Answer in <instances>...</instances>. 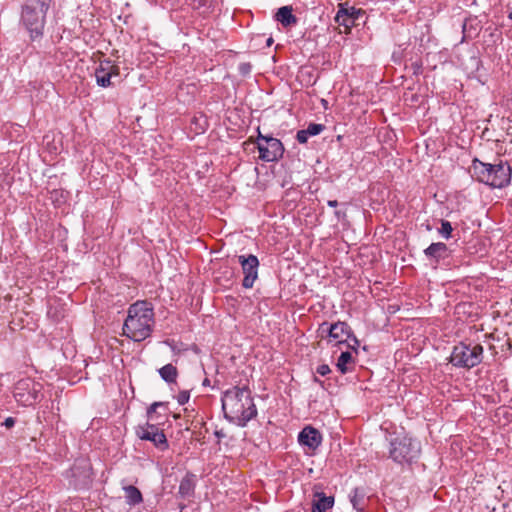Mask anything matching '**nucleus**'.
I'll return each mask as SVG.
<instances>
[{
  "mask_svg": "<svg viewBox=\"0 0 512 512\" xmlns=\"http://www.w3.org/2000/svg\"><path fill=\"white\" fill-rule=\"evenodd\" d=\"M424 255L430 261L435 263H439L441 260H444L450 257V250L448 246L443 242H434L431 243L425 250Z\"/></svg>",
  "mask_w": 512,
  "mask_h": 512,
  "instance_id": "15",
  "label": "nucleus"
},
{
  "mask_svg": "<svg viewBox=\"0 0 512 512\" xmlns=\"http://www.w3.org/2000/svg\"><path fill=\"white\" fill-rule=\"evenodd\" d=\"M292 7L290 6H283L278 9V11L275 14V19L280 22L284 27H289L291 25L296 24L297 19L293 15Z\"/></svg>",
  "mask_w": 512,
  "mask_h": 512,
  "instance_id": "20",
  "label": "nucleus"
},
{
  "mask_svg": "<svg viewBox=\"0 0 512 512\" xmlns=\"http://www.w3.org/2000/svg\"><path fill=\"white\" fill-rule=\"evenodd\" d=\"M123 489L125 491L126 502L129 505L135 506L143 501L142 493L137 487L129 485L124 487Z\"/></svg>",
  "mask_w": 512,
  "mask_h": 512,
  "instance_id": "23",
  "label": "nucleus"
},
{
  "mask_svg": "<svg viewBox=\"0 0 512 512\" xmlns=\"http://www.w3.org/2000/svg\"><path fill=\"white\" fill-rule=\"evenodd\" d=\"M349 11V16H354L355 20L358 18V15L360 14V10H356L354 7L346 8Z\"/></svg>",
  "mask_w": 512,
  "mask_h": 512,
  "instance_id": "33",
  "label": "nucleus"
},
{
  "mask_svg": "<svg viewBox=\"0 0 512 512\" xmlns=\"http://www.w3.org/2000/svg\"><path fill=\"white\" fill-rule=\"evenodd\" d=\"M51 199L53 200H58V195H59V191L57 190H54L52 193H51Z\"/></svg>",
  "mask_w": 512,
  "mask_h": 512,
  "instance_id": "37",
  "label": "nucleus"
},
{
  "mask_svg": "<svg viewBox=\"0 0 512 512\" xmlns=\"http://www.w3.org/2000/svg\"><path fill=\"white\" fill-rule=\"evenodd\" d=\"M252 145L255 147V144ZM256 148L259 151L260 160H279L284 152L282 143L273 137L260 136Z\"/></svg>",
  "mask_w": 512,
  "mask_h": 512,
  "instance_id": "10",
  "label": "nucleus"
},
{
  "mask_svg": "<svg viewBox=\"0 0 512 512\" xmlns=\"http://www.w3.org/2000/svg\"><path fill=\"white\" fill-rule=\"evenodd\" d=\"M352 341V343H349L348 344V347L350 349H352L356 354H358V347L360 345V342L359 340L356 338V336L353 334V336L350 337V339Z\"/></svg>",
  "mask_w": 512,
  "mask_h": 512,
  "instance_id": "28",
  "label": "nucleus"
},
{
  "mask_svg": "<svg viewBox=\"0 0 512 512\" xmlns=\"http://www.w3.org/2000/svg\"><path fill=\"white\" fill-rule=\"evenodd\" d=\"M42 384L30 378L20 379L14 386L16 401L24 406H31L40 401Z\"/></svg>",
  "mask_w": 512,
  "mask_h": 512,
  "instance_id": "7",
  "label": "nucleus"
},
{
  "mask_svg": "<svg viewBox=\"0 0 512 512\" xmlns=\"http://www.w3.org/2000/svg\"><path fill=\"white\" fill-rule=\"evenodd\" d=\"M214 435L218 438V440L226 437V433L223 431V429L215 430Z\"/></svg>",
  "mask_w": 512,
  "mask_h": 512,
  "instance_id": "34",
  "label": "nucleus"
},
{
  "mask_svg": "<svg viewBox=\"0 0 512 512\" xmlns=\"http://www.w3.org/2000/svg\"><path fill=\"white\" fill-rule=\"evenodd\" d=\"M349 11L340 5V8L335 16V21L340 25L344 26L345 29H350L355 23V17L349 16Z\"/></svg>",
  "mask_w": 512,
  "mask_h": 512,
  "instance_id": "22",
  "label": "nucleus"
},
{
  "mask_svg": "<svg viewBox=\"0 0 512 512\" xmlns=\"http://www.w3.org/2000/svg\"><path fill=\"white\" fill-rule=\"evenodd\" d=\"M508 18L512 20V10L510 11Z\"/></svg>",
  "mask_w": 512,
  "mask_h": 512,
  "instance_id": "40",
  "label": "nucleus"
},
{
  "mask_svg": "<svg viewBox=\"0 0 512 512\" xmlns=\"http://www.w3.org/2000/svg\"><path fill=\"white\" fill-rule=\"evenodd\" d=\"M334 497L326 496L323 492H316L312 501V512H327L333 507Z\"/></svg>",
  "mask_w": 512,
  "mask_h": 512,
  "instance_id": "18",
  "label": "nucleus"
},
{
  "mask_svg": "<svg viewBox=\"0 0 512 512\" xmlns=\"http://www.w3.org/2000/svg\"><path fill=\"white\" fill-rule=\"evenodd\" d=\"M51 0H27L22 11V22L30 32L31 38L42 34L45 14Z\"/></svg>",
  "mask_w": 512,
  "mask_h": 512,
  "instance_id": "4",
  "label": "nucleus"
},
{
  "mask_svg": "<svg viewBox=\"0 0 512 512\" xmlns=\"http://www.w3.org/2000/svg\"><path fill=\"white\" fill-rule=\"evenodd\" d=\"M322 338H329V342L335 341L337 345H341L353 336L351 327L342 321L333 324L323 322L318 330Z\"/></svg>",
  "mask_w": 512,
  "mask_h": 512,
  "instance_id": "9",
  "label": "nucleus"
},
{
  "mask_svg": "<svg viewBox=\"0 0 512 512\" xmlns=\"http://www.w3.org/2000/svg\"><path fill=\"white\" fill-rule=\"evenodd\" d=\"M203 386H210V380L208 378H205L202 382Z\"/></svg>",
  "mask_w": 512,
  "mask_h": 512,
  "instance_id": "38",
  "label": "nucleus"
},
{
  "mask_svg": "<svg viewBox=\"0 0 512 512\" xmlns=\"http://www.w3.org/2000/svg\"><path fill=\"white\" fill-rule=\"evenodd\" d=\"M176 399L179 405H185L190 399V392L188 390L180 391Z\"/></svg>",
  "mask_w": 512,
  "mask_h": 512,
  "instance_id": "27",
  "label": "nucleus"
},
{
  "mask_svg": "<svg viewBox=\"0 0 512 512\" xmlns=\"http://www.w3.org/2000/svg\"><path fill=\"white\" fill-rule=\"evenodd\" d=\"M483 347L480 344L460 342L453 347L450 363L457 368L471 369L482 362Z\"/></svg>",
  "mask_w": 512,
  "mask_h": 512,
  "instance_id": "6",
  "label": "nucleus"
},
{
  "mask_svg": "<svg viewBox=\"0 0 512 512\" xmlns=\"http://www.w3.org/2000/svg\"><path fill=\"white\" fill-rule=\"evenodd\" d=\"M324 130V125L311 123L307 129H303L297 132L296 138L300 143H306L310 136H316Z\"/></svg>",
  "mask_w": 512,
  "mask_h": 512,
  "instance_id": "21",
  "label": "nucleus"
},
{
  "mask_svg": "<svg viewBox=\"0 0 512 512\" xmlns=\"http://www.w3.org/2000/svg\"><path fill=\"white\" fill-rule=\"evenodd\" d=\"M225 419L240 427L257 416V408L247 386H234L226 390L221 398Z\"/></svg>",
  "mask_w": 512,
  "mask_h": 512,
  "instance_id": "1",
  "label": "nucleus"
},
{
  "mask_svg": "<svg viewBox=\"0 0 512 512\" xmlns=\"http://www.w3.org/2000/svg\"><path fill=\"white\" fill-rule=\"evenodd\" d=\"M67 473L73 479L70 485L75 489L85 487L91 479L90 465L85 460L76 461Z\"/></svg>",
  "mask_w": 512,
  "mask_h": 512,
  "instance_id": "12",
  "label": "nucleus"
},
{
  "mask_svg": "<svg viewBox=\"0 0 512 512\" xmlns=\"http://www.w3.org/2000/svg\"><path fill=\"white\" fill-rule=\"evenodd\" d=\"M469 172L477 181L492 188H503L511 179L509 162H472Z\"/></svg>",
  "mask_w": 512,
  "mask_h": 512,
  "instance_id": "3",
  "label": "nucleus"
},
{
  "mask_svg": "<svg viewBox=\"0 0 512 512\" xmlns=\"http://www.w3.org/2000/svg\"><path fill=\"white\" fill-rule=\"evenodd\" d=\"M159 408H163L165 410L168 409V403L166 402H154L152 403L148 408H147V412H146V415H147V419L149 421H152L155 419V416L157 414V410Z\"/></svg>",
  "mask_w": 512,
  "mask_h": 512,
  "instance_id": "25",
  "label": "nucleus"
},
{
  "mask_svg": "<svg viewBox=\"0 0 512 512\" xmlns=\"http://www.w3.org/2000/svg\"><path fill=\"white\" fill-rule=\"evenodd\" d=\"M327 204H328V206L335 208L338 206V201L337 200H328Z\"/></svg>",
  "mask_w": 512,
  "mask_h": 512,
  "instance_id": "36",
  "label": "nucleus"
},
{
  "mask_svg": "<svg viewBox=\"0 0 512 512\" xmlns=\"http://www.w3.org/2000/svg\"><path fill=\"white\" fill-rule=\"evenodd\" d=\"M271 42H272V39H271V38H270V39H268V45H270V44H271Z\"/></svg>",
  "mask_w": 512,
  "mask_h": 512,
  "instance_id": "41",
  "label": "nucleus"
},
{
  "mask_svg": "<svg viewBox=\"0 0 512 512\" xmlns=\"http://www.w3.org/2000/svg\"><path fill=\"white\" fill-rule=\"evenodd\" d=\"M196 487V476L193 473L187 472L180 481L178 495L180 498L186 500L194 496Z\"/></svg>",
  "mask_w": 512,
  "mask_h": 512,
  "instance_id": "16",
  "label": "nucleus"
},
{
  "mask_svg": "<svg viewBox=\"0 0 512 512\" xmlns=\"http://www.w3.org/2000/svg\"><path fill=\"white\" fill-rule=\"evenodd\" d=\"M154 325L153 307L147 301H137L128 308L123 324V335L135 342L148 338Z\"/></svg>",
  "mask_w": 512,
  "mask_h": 512,
  "instance_id": "2",
  "label": "nucleus"
},
{
  "mask_svg": "<svg viewBox=\"0 0 512 512\" xmlns=\"http://www.w3.org/2000/svg\"><path fill=\"white\" fill-rule=\"evenodd\" d=\"M316 372H317L318 374H320L321 376H326V375H328V374L331 372V369H330L329 365H327V364H322V365H319V366L317 367Z\"/></svg>",
  "mask_w": 512,
  "mask_h": 512,
  "instance_id": "29",
  "label": "nucleus"
},
{
  "mask_svg": "<svg viewBox=\"0 0 512 512\" xmlns=\"http://www.w3.org/2000/svg\"><path fill=\"white\" fill-rule=\"evenodd\" d=\"M15 419L13 417H8L4 421V426L7 428H12L15 425Z\"/></svg>",
  "mask_w": 512,
  "mask_h": 512,
  "instance_id": "32",
  "label": "nucleus"
},
{
  "mask_svg": "<svg viewBox=\"0 0 512 512\" xmlns=\"http://www.w3.org/2000/svg\"><path fill=\"white\" fill-rule=\"evenodd\" d=\"M238 262L241 265L242 273L244 274L242 286L245 289H250L258 279L259 260L257 256L249 254L239 255Z\"/></svg>",
  "mask_w": 512,
  "mask_h": 512,
  "instance_id": "11",
  "label": "nucleus"
},
{
  "mask_svg": "<svg viewBox=\"0 0 512 512\" xmlns=\"http://www.w3.org/2000/svg\"><path fill=\"white\" fill-rule=\"evenodd\" d=\"M195 8H201L208 6L210 4V0H193Z\"/></svg>",
  "mask_w": 512,
  "mask_h": 512,
  "instance_id": "30",
  "label": "nucleus"
},
{
  "mask_svg": "<svg viewBox=\"0 0 512 512\" xmlns=\"http://www.w3.org/2000/svg\"><path fill=\"white\" fill-rule=\"evenodd\" d=\"M334 214L338 221L344 220L346 218L345 210H336Z\"/></svg>",
  "mask_w": 512,
  "mask_h": 512,
  "instance_id": "31",
  "label": "nucleus"
},
{
  "mask_svg": "<svg viewBox=\"0 0 512 512\" xmlns=\"http://www.w3.org/2000/svg\"><path fill=\"white\" fill-rule=\"evenodd\" d=\"M453 227L447 220H441V227L438 229V233L445 239L452 237Z\"/></svg>",
  "mask_w": 512,
  "mask_h": 512,
  "instance_id": "26",
  "label": "nucleus"
},
{
  "mask_svg": "<svg viewBox=\"0 0 512 512\" xmlns=\"http://www.w3.org/2000/svg\"><path fill=\"white\" fill-rule=\"evenodd\" d=\"M135 434L141 440L152 442L160 451H165L169 447L166 435L157 424L146 422L145 424L138 425L135 428Z\"/></svg>",
  "mask_w": 512,
  "mask_h": 512,
  "instance_id": "8",
  "label": "nucleus"
},
{
  "mask_svg": "<svg viewBox=\"0 0 512 512\" xmlns=\"http://www.w3.org/2000/svg\"><path fill=\"white\" fill-rule=\"evenodd\" d=\"M119 76V68L110 60H103L95 70L96 83L101 87L113 84L112 79Z\"/></svg>",
  "mask_w": 512,
  "mask_h": 512,
  "instance_id": "13",
  "label": "nucleus"
},
{
  "mask_svg": "<svg viewBox=\"0 0 512 512\" xmlns=\"http://www.w3.org/2000/svg\"><path fill=\"white\" fill-rule=\"evenodd\" d=\"M336 367L343 375L352 372L355 368V358L352 352L343 351L337 359Z\"/></svg>",
  "mask_w": 512,
  "mask_h": 512,
  "instance_id": "19",
  "label": "nucleus"
},
{
  "mask_svg": "<svg viewBox=\"0 0 512 512\" xmlns=\"http://www.w3.org/2000/svg\"><path fill=\"white\" fill-rule=\"evenodd\" d=\"M421 452L420 442L409 437H396L390 442L389 457L398 464H411Z\"/></svg>",
  "mask_w": 512,
  "mask_h": 512,
  "instance_id": "5",
  "label": "nucleus"
},
{
  "mask_svg": "<svg viewBox=\"0 0 512 512\" xmlns=\"http://www.w3.org/2000/svg\"><path fill=\"white\" fill-rule=\"evenodd\" d=\"M298 442L310 451H315L322 443V435L316 428L306 426L299 433Z\"/></svg>",
  "mask_w": 512,
  "mask_h": 512,
  "instance_id": "14",
  "label": "nucleus"
},
{
  "mask_svg": "<svg viewBox=\"0 0 512 512\" xmlns=\"http://www.w3.org/2000/svg\"><path fill=\"white\" fill-rule=\"evenodd\" d=\"M313 380H314V382L319 383L320 385L323 384V382L321 380H319L316 376H314Z\"/></svg>",
  "mask_w": 512,
  "mask_h": 512,
  "instance_id": "39",
  "label": "nucleus"
},
{
  "mask_svg": "<svg viewBox=\"0 0 512 512\" xmlns=\"http://www.w3.org/2000/svg\"><path fill=\"white\" fill-rule=\"evenodd\" d=\"M240 70L243 74L249 73L250 71V65L249 64H242L240 66Z\"/></svg>",
  "mask_w": 512,
  "mask_h": 512,
  "instance_id": "35",
  "label": "nucleus"
},
{
  "mask_svg": "<svg viewBox=\"0 0 512 512\" xmlns=\"http://www.w3.org/2000/svg\"><path fill=\"white\" fill-rule=\"evenodd\" d=\"M350 502L357 512H365L369 497L363 487L354 488L349 494Z\"/></svg>",
  "mask_w": 512,
  "mask_h": 512,
  "instance_id": "17",
  "label": "nucleus"
},
{
  "mask_svg": "<svg viewBox=\"0 0 512 512\" xmlns=\"http://www.w3.org/2000/svg\"><path fill=\"white\" fill-rule=\"evenodd\" d=\"M159 374L161 378L167 383L176 382L178 376L177 368L172 364H166L159 369Z\"/></svg>",
  "mask_w": 512,
  "mask_h": 512,
  "instance_id": "24",
  "label": "nucleus"
}]
</instances>
